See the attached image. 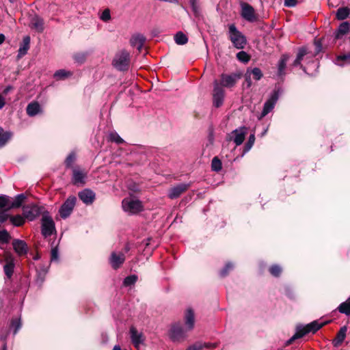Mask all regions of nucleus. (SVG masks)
<instances>
[{"instance_id": "obj_1", "label": "nucleus", "mask_w": 350, "mask_h": 350, "mask_svg": "<svg viewBox=\"0 0 350 350\" xmlns=\"http://www.w3.org/2000/svg\"><path fill=\"white\" fill-rule=\"evenodd\" d=\"M228 38L232 45L237 49H243L247 44L246 37L237 29L234 24H231L228 27Z\"/></svg>"}, {"instance_id": "obj_2", "label": "nucleus", "mask_w": 350, "mask_h": 350, "mask_svg": "<svg viewBox=\"0 0 350 350\" xmlns=\"http://www.w3.org/2000/svg\"><path fill=\"white\" fill-rule=\"evenodd\" d=\"M323 324L319 323L317 321H314L306 326H298L295 334L287 341L290 345L296 339L300 338L310 332L315 333L323 327Z\"/></svg>"}, {"instance_id": "obj_3", "label": "nucleus", "mask_w": 350, "mask_h": 350, "mask_svg": "<svg viewBox=\"0 0 350 350\" xmlns=\"http://www.w3.org/2000/svg\"><path fill=\"white\" fill-rule=\"evenodd\" d=\"M130 61V53L126 50H122L115 55L112 65L120 71H125L129 69Z\"/></svg>"}, {"instance_id": "obj_4", "label": "nucleus", "mask_w": 350, "mask_h": 350, "mask_svg": "<svg viewBox=\"0 0 350 350\" xmlns=\"http://www.w3.org/2000/svg\"><path fill=\"white\" fill-rule=\"evenodd\" d=\"M123 210L129 214H136L143 210V205L140 200L131 198H127L122 200Z\"/></svg>"}, {"instance_id": "obj_5", "label": "nucleus", "mask_w": 350, "mask_h": 350, "mask_svg": "<svg viewBox=\"0 0 350 350\" xmlns=\"http://www.w3.org/2000/svg\"><path fill=\"white\" fill-rule=\"evenodd\" d=\"M241 74L234 72L231 74H221L219 82V86L223 88H233L237 81L241 78Z\"/></svg>"}, {"instance_id": "obj_6", "label": "nucleus", "mask_w": 350, "mask_h": 350, "mask_svg": "<svg viewBox=\"0 0 350 350\" xmlns=\"http://www.w3.org/2000/svg\"><path fill=\"white\" fill-rule=\"evenodd\" d=\"M76 202L77 198L75 196H69L64 201V202L62 204V205L60 206L59 209V213L60 217L63 219H66L67 217H68L71 215L76 205Z\"/></svg>"}, {"instance_id": "obj_7", "label": "nucleus", "mask_w": 350, "mask_h": 350, "mask_svg": "<svg viewBox=\"0 0 350 350\" xmlns=\"http://www.w3.org/2000/svg\"><path fill=\"white\" fill-rule=\"evenodd\" d=\"M185 327L179 324L174 325L170 332V337L174 342H180L184 340L187 336V332Z\"/></svg>"}, {"instance_id": "obj_8", "label": "nucleus", "mask_w": 350, "mask_h": 350, "mask_svg": "<svg viewBox=\"0 0 350 350\" xmlns=\"http://www.w3.org/2000/svg\"><path fill=\"white\" fill-rule=\"evenodd\" d=\"M55 231V224L48 215H44L42 218V234L44 237H50Z\"/></svg>"}, {"instance_id": "obj_9", "label": "nucleus", "mask_w": 350, "mask_h": 350, "mask_svg": "<svg viewBox=\"0 0 350 350\" xmlns=\"http://www.w3.org/2000/svg\"><path fill=\"white\" fill-rule=\"evenodd\" d=\"M242 18L248 22L253 23L257 21V15L254 8L247 3H243L241 5Z\"/></svg>"}, {"instance_id": "obj_10", "label": "nucleus", "mask_w": 350, "mask_h": 350, "mask_svg": "<svg viewBox=\"0 0 350 350\" xmlns=\"http://www.w3.org/2000/svg\"><path fill=\"white\" fill-rule=\"evenodd\" d=\"M213 105L216 107H220L223 104L224 98V89L219 86V82L217 80H215L213 82Z\"/></svg>"}, {"instance_id": "obj_11", "label": "nucleus", "mask_w": 350, "mask_h": 350, "mask_svg": "<svg viewBox=\"0 0 350 350\" xmlns=\"http://www.w3.org/2000/svg\"><path fill=\"white\" fill-rule=\"evenodd\" d=\"M278 99V94L277 92H273L269 98L265 103L262 111L261 112L260 119L266 116L269 112H271L275 107V103Z\"/></svg>"}, {"instance_id": "obj_12", "label": "nucleus", "mask_w": 350, "mask_h": 350, "mask_svg": "<svg viewBox=\"0 0 350 350\" xmlns=\"http://www.w3.org/2000/svg\"><path fill=\"white\" fill-rule=\"evenodd\" d=\"M129 333L132 343L135 347L138 349L145 341V337L143 333L142 332H139L133 326L130 328Z\"/></svg>"}, {"instance_id": "obj_13", "label": "nucleus", "mask_w": 350, "mask_h": 350, "mask_svg": "<svg viewBox=\"0 0 350 350\" xmlns=\"http://www.w3.org/2000/svg\"><path fill=\"white\" fill-rule=\"evenodd\" d=\"M42 213L41 207L33 204L25 206L23 208V214L25 217L30 221L35 219Z\"/></svg>"}, {"instance_id": "obj_14", "label": "nucleus", "mask_w": 350, "mask_h": 350, "mask_svg": "<svg viewBox=\"0 0 350 350\" xmlns=\"http://www.w3.org/2000/svg\"><path fill=\"white\" fill-rule=\"evenodd\" d=\"M247 133V128L240 127L234 130L231 133L230 139L232 140L237 146H240L244 141Z\"/></svg>"}, {"instance_id": "obj_15", "label": "nucleus", "mask_w": 350, "mask_h": 350, "mask_svg": "<svg viewBox=\"0 0 350 350\" xmlns=\"http://www.w3.org/2000/svg\"><path fill=\"white\" fill-rule=\"evenodd\" d=\"M189 185L181 183L170 189L168 193V197L170 199L178 198L183 193L186 191Z\"/></svg>"}, {"instance_id": "obj_16", "label": "nucleus", "mask_w": 350, "mask_h": 350, "mask_svg": "<svg viewBox=\"0 0 350 350\" xmlns=\"http://www.w3.org/2000/svg\"><path fill=\"white\" fill-rule=\"evenodd\" d=\"M79 199L85 204H91L95 199V193L91 189H85L79 193Z\"/></svg>"}, {"instance_id": "obj_17", "label": "nucleus", "mask_w": 350, "mask_h": 350, "mask_svg": "<svg viewBox=\"0 0 350 350\" xmlns=\"http://www.w3.org/2000/svg\"><path fill=\"white\" fill-rule=\"evenodd\" d=\"M124 260L125 256L122 253L117 254L116 252H112L109 258V262L111 267L115 269L119 268Z\"/></svg>"}, {"instance_id": "obj_18", "label": "nucleus", "mask_w": 350, "mask_h": 350, "mask_svg": "<svg viewBox=\"0 0 350 350\" xmlns=\"http://www.w3.org/2000/svg\"><path fill=\"white\" fill-rule=\"evenodd\" d=\"M195 316L192 309L188 308L185 314V326L187 330L191 331L194 327Z\"/></svg>"}, {"instance_id": "obj_19", "label": "nucleus", "mask_w": 350, "mask_h": 350, "mask_svg": "<svg viewBox=\"0 0 350 350\" xmlns=\"http://www.w3.org/2000/svg\"><path fill=\"white\" fill-rule=\"evenodd\" d=\"M12 245L15 252L20 256L26 254L27 252V245L24 241L14 239Z\"/></svg>"}, {"instance_id": "obj_20", "label": "nucleus", "mask_w": 350, "mask_h": 350, "mask_svg": "<svg viewBox=\"0 0 350 350\" xmlns=\"http://www.w3.org/2000/svg\"><path fill=\"white\" fill-rule=\"evenodd\" d=\"M29 26L38 32H42L44 30V21L40 16L35 15L31 18Z\"/></svg>"}, {"instance_id": "obj_21", "label": "nucleus", "mask_w": 350, "mask_h": 350, "mask_svg": "<svg viewBox=\"0 0 350 350\" xmlns=\"http://www.w3.org/2000/svg\"><path fill=\"white\" fill-rule=\"evenodd\" d=\"M86 174L79 169H73L72 170V183L74 185H83L85 183V178Z\"/></svg>"}, {"instance_id": "obj_22", "label": "nucleus", "mask_w": 350, "mask_h": 350, "mask_svg": "<svg viewBox=\"0 0 350 350\" xmlns=\"http://www.w3.org/2000/svg\"><path fill=\"white\" fill-rule=\"evenodd\" d=\"M289 56L287 54H283L278 64V76L282 77L285 75V69Z\"/></svg>"}, {"instance_id": "obj_23", "label": "nucleus", "mask_w": 350, "mask_h": 350, "mask_svg": "<svg viewBox=\"0 0 350 350\" xmlns=\"http://www.w3.org/2000/svg\"><path fill=\"white\" fill-rule=\"evenodd\" d=\"M30 44V37L29 36H25L23 42L21 44L18 51V57L20 58L27 54Z\"/></svg>"}, {"instance_id": "obj_24", "label": "nucleus", "mask_w": 350, "mask_h": 350, "mask_svg": "<svg viewBox=\"0 0 350 350\" xmlns=\"http://www.w3.org/2000/svg\"><path fill=\"white\" fill-rule=\"evenodd\" d=\"M144 37L142 35L138 34L132 36L130 40V43L132 46L135 47L138 51H140L144 46Z\"/></svg>"}, {"instance_id": "obj_25", "label": "nucleus", "mask_w": 350, "mask_h": 350, "mask_svg": "<svg viewBox=\"0 0 350 350\" xmlns=\"http://www.w3.org/2000/svg\"><path fill=\"white\" fill-rule=\"evenodd\" d=\"M347 327L346 326L342 327L338 332L336 338L333 340V345L334 347H338L342 344L346 337V333Z\"/></svg>"}, {"instance_id": "obj_26", "label": "nucleus", "mask_w": 350, "mask_h": 350, "mask_svg": "<svg viewBox=\"0 0 350 350\" xmlns=\"http://www.w3.org/2000/svg\"><path fill=\"white\" fill-rule=\"evenodd\" d=\"M26 111L28 116L32 117L36 116L41 111V107L38 103L32 102L28 104Z\"/></svg>"}, {"instance_id": "obj_27", "label": "nucleus", "mask_w": 350, "mask_h": 350, "mask_svg": "<svg viewBox=\"0 0 350 350\" xmlns=\"http://www.w3.org/2000/svg\"><path fill=\"white\" fill-rule=\"evenodd\" d=\"M308 55V53L307 49L306 47H302V48L299 49L297 55V57L293 62V66H301V68H302L303 70H305L304 68L301 65V62L304 59V57L306 55Z\"/></svg>"}, {"instance_id": "obj_28", "label": "nucleus", "mask_w": 350, "mask_h": 350, "mask_svg": "<svg viewBox=\"0 0 350 350\" xmlns=\"http://www.w3.org/2000/svg\"><path fill=\"white\" fill-rule=\"evenodd\" d=\"M349 29V23L348 22L342 23L336 33L335 38L336 39L340 38L343 35L346 34Z\"/></svg>"}, {"instance_id": "obj_29", "label": "nucleus", "mask_w": 350, "mask_h": 350, "mask_svg": "<svg viewBox=\"0 0 350 350\" xmlns=\"http://www.w3.org/2000/svg\"><path fill=\"white\" fill-rule=\"evenodd\" d=\"M350 14V9L348 7H342L336 11V18L339 21H342L349 17Z\"/></svg>"}, {"instance_id": "obj_30", "label": "nucleus", "mask_w": 350, "mask_h": 350, "mask_svg": "<svg viewBox=\"0 0 350 350\" xmlns=\"http://www.w3.org/2000/svg\"><path fill=\"white\" fill-rule=\"evenodd\" d=\"M12 133L10 131H4L0 127V148H2L11 139Z\"/></svg>"}, {"instance_id": "obj_31", "label": "nucleus", "mask_w": 350, "mask_h": 350, "mask_svg": "<svg viewBox=\"0 0 350 350\" xmlns=\"http://www.w3.org/2000/svg\"><path fill=\"white\" fill-rule=\"evenodd\" d=\"M25 199V196L24 194H18L15 197V199L14 201L9 205V207L8 208V210L14 208H18L21 206L23 201Z\"/></svg>"}, {"instance_id": "obj_32", "label": "nucleus", "mask_w": 350, "mask_h": 350, "mask_svg": "<svg viewBox=\"0 0 350 350\" xmlns=\"http://www.w3.org/2000/svg\"><path fill=\"white\" fill-rule=\"evenodd\" d=\"M338 310L342 314L350 315V297L338 306Z\"/></svg>"}, {"instance_id": "obj_33", "label": "nucleus", "mask_w": 350, "mask_h": 350, "mask_svg": "<svg viewBox=\"0 0 350 350\" xmlns=\"http://www.w3.org/2000/svg\"><path fill=\"white\" fill-rule=\"evenodd\" d=\"M174 40L177 44L183 45L188 42V38L182 31H178L174 36Z\"/></svg>"}, {"instance_id": "obj_34", "label": "nucleus", "mask_w": 350, "mask_h": 350, "mask_svg": "<svg viewBox=\"0 0 350 350\" xmlns=\"http://www.w3.org/2000/svg\"><path fill=\"white\" fill-rule=\"evenodd\" d=\"M336 64L343 66L344 64H350V52L347 54L338 55L336 59Z\"/></svg>"}, {"instance_id": "obj_35", "label": "nucleus", "mask_w": 350, "mask_h": 350, "mask_svg": "<svg viewBox=\"0 0 350 350\" xmlns=\"http://www.w3.org/2000/svg\"><path fill=\"white\" fill-rule=\"evenodd\" d=\"M72 75V72L64 69L57 70L54 74V77L57 79H64Z\"/></svg>"}, {"instance_id": "obj_36", "label": "nucleus", "mask_w": 350, "mask_h": 350, "mask_svg": "<svg viewBox=\"0 0 350 350\" xmlns=\"http://www.w3.org/2000/svg\"><path fill=\"white\" fill-rule=\"evenodd\" d=\"M10 219L12 224L15 226H21L25 223L24 218L19 215L10 217Z\"/></svg>"}, {"instance_id": "obj_37", "label": "nucleus", "mask_w": 350, "mask_h": 350, "mask_svg": "<svg viewBox=\"0 0 350 350\" xmlns=\"http://www.w3.org/2000/svg\"><path fill=\"white\" fill-rule=\"evenodd\" d=\"M222 164L221 161L217 157H214L211 162V168L213 171L219 172L221 170Z\"/></svg>"}, {"instance_id": "obj_38", "label": "nucleus", "mask_w": 350, "mask_h": 350, "mask_svg": "<svg viewBox=\"0 0 350 350\" xmlns=\"http://www.w3.org/2000/svg\"><path fill=\"white\" fill-rule=\"evenodd\" d=\"M11 237L6 230H0V243L2 244L8 243Z\"/></svg>"}, {"instance_id": "obj_39", "label": "nucleus", "mask_w": 350, "mask_h": 350, "mask_svg": "<svg viewBox=\"0 0 350 350\" xmlns=\"http://www.w3.org/2000/svg\"><path fill=\"white\" fill-rule=\"evenodd\" d=\"M109 139L111 142H113L117 144H120L124 142V140L120 137V136L116 132H111L109 134Z\"/></svg>"}, {"instance_id": "obj_40", "label": "nucleus", "mask_w": 350, "mask_h": 350, "mask_svg": "<svg viewBox=\"0 0 350 350\" xmlns=\"http://www.w3.org/2000/svg\"><path fill=\"white\" fill-rule=\"evenodd\" d=\"M14 265L13 262H7L4 265V267H3L4 272L8 278H11V276L12 275V273L14 272Z\"/></svg>"}, {"instance_id": "obj_41", "label": "nucleus", "mask_w": 350, "mask_h": 350, "mask_svg": "<svg viewBox=\"0 0 350 350\" xmlns=\"http://www.w3.org/2000/svg\"><path fill=\"white\" fill-rule=\"evenodd\" d=\"M137 280V276L135 275H131L126 277L124 280L123 284L125 286H129L134 284Z\"/></svg>"}, {"instance_id": "obj_42", "label": "nucleus", "mask_w": 350, "mask_h": 350, "mask_svg": "<svg viewBox=\"0 0 350 350\" xmlns=\"http://www.w3.org/2000/svg\"><path fill=\"white\" fill-rule=\"evenodd\" d=\"M270 273L274 277H279L282 273V268L278 265H273L269 268Z\"/></svg>"}, {"instance_id": "obj_43", "label": "nucleus", "mask_w": 350, "mask_h": 350, "mask_svg": "<svg viewBox=\"0 0 350 350\" xmlns=\"http://www.w3.org/2000/svg\"><path fill=\"white\" fill-rule=\"evenodd\" d=\"M12 327H14V334H16L21 327V318L13 319L11 322Z\"/></svg>"}, {"instance_id": "obj_44", "label": "nucleus", "mask_w": 350, "mask_h": 350, "mask_svg": "<svg viewBox=\"0 0 350 350\" xmlns=\"http://www.w3.org/2000/svg\"><path fill=\"white\" fill-rule=\"evenodd\" d=\"M249 74H250V75H252L253 78L256 81L260 80L262 77V71L258 68L252 69L250 72L249 71Z\"/></svg>"}, {"instance_id": "obj_45", "label": "nucleus", "mask_w": 350, "mask_h": 350, "mask_svg": "<svg viewBox=\"0 0 350 350\" xmlns=\"http://www.w3.org/2000/svg\"><path fill=\"white\" fill-rule=\"evenodd\" d=\"M237 58L240 62H243V63H247L250 60V56L248 55V54L246 52H245L243 51H241L237 54Z\"/></svg>"}, {"instance_id": "obj_46", "label": "nucleus", "mask_w": 350, "mask_h": 350, "mask_svg": "<svg viewBox=\"0 0 350 350\" xmlns=\"http://www.w3.org/2000/svg\"><path fill=\"white\" fill-rule=\"evenodd\" d=\"M9 197L5 195H0V208L9 206Z\"/></svg>"}, {"instance_id": "obj_47", "label": "nucleus", "mask_w": 350, "mask_h": 350, "mask_svg": "<svg viewBox=\"0 0 350 350\" xmlns=\"http://www.w3.org/2000/svg\"><path fill=\"white\" fill-rule=\"evenodd\" d=\"M100 18L104 21L107 22L111 19L110 10L109 9H105L103 11Z\"/></svg>"}, {"instance_id": "obj_48", "label": "nucleus", "mask_w": 350, "mask_h": 350, "mask_svg": "<svg viewBox=\"0 0 350 350\" xmlns=\"http://www.w3.org/2000/svg\"><path fill=\"white\" fill-rule=\"evenodd\" d=\"M233 269V265L230 262H228L226 265V266L224 267V269H222L220 271V275L221 277H224L226 276L228 271L230 270H232Z\"/></svg>"}, {"instance_id": "obj_49", "label": "nucleus", "mask_w": 350, "mask_h": 350, "mask_svg": "<svg viewBox=\"0 0 350 350\" xmlns=\"http://www.w3.org/2000/svg\"><path fill=\"white\" fill-rule=\"evenodd\" d=\"M76 159L75 154L74 153H70L66 158L65 161V163L66 167H70L72 165L75 160Z\"/></svg>"}, {"instance_id": "obj_50", "label": "nucleus", "mask_w": 350, "mask_h": 350, "mask_svg": "<svg viewBox=\"0 0 350 350\" xmlns=\"http://www.w3.org/2000/svg\"><path fill=\"white\" fill-rule=\"evenodd\" d=\"M255 141V136L254 134H251L249 137V139L245 144V148L246 150H249L252 146H253Z\"/></svg>"}, {"instance_id": "obj_51", "label": "nucleus", "mask_w": 350, "mask_h": 350, "mask_svg": "<svg viewBox=\"0 0 350 350\" xmlns=\"http://www.w3.org/2000/svg\"><path fill=\"white\" fill-rule=\"evenodd\" d=\"M314 46H315V55H317L322 51V43L321 39L314 40Z\"/></svg>"}, {"instance_id": "obj_52", "label": "nucleus", "mask_w": 350, "mask_h": 350, "mask_svg": "<svg viewBox=\"0 0 350 350\" xmlns=\"http://www.w3.org/2000/svg\"><path fill=\"white\" fill-rule=\"evenodd\" d=\"M203 345L201 342H196V344L189 346L187 350H202Z\"/></svg>"}, {"instance_id": "obj_53", "label": "nucleus", "mask_w": 350, "mask_h": 350, "mask_svg": "<svg viewBox=\"0 0 350 350\" xmlns=\"http://www.w3.org/2000/svg\"><path fill=\"white\" fill-rule=\"evenodd\" d=\"M189 3L192 8V10L194 12H197L198 10V0H189Z\"/></svg>"}, {"instance_id": "obj_54", "label": "nucleus", "mask_w": 350, "mask_h": 350, "mask_svg": "<svg viewBox=\"0 0 350 350\" xmlns=\"http://www.w3.org/2000/svg\"><path fill=\"white\" fill-rule=\"evenodd\" d=\"M8 218V215L5 211L0 212V224L5 222Z\"/></svg>"}, {"instance_id": "obj_55", "label": "nucleus", "mask_w": 350, "mask_h": 350, "mask_svg": "<svg viewBox=\"0 0 350 350\" xmlns=\"http://www.w3.org/2000/svg\"><path fill=\"white\" fill-rule=\"evenodd\" d=\"M297 4V0H284V5L286 7H294Z\"/></svg>"}, {"instance_id": "obj_56", "label": "nucleus", "mask_w": 350, "mask_h": 350, "mask_svg": "<svg viewBox=\"0 0 350 350\" xmlns=\"http://www.w3.org/2000/svg\"><path fill=\"white\" fill-rule=\"evenodd\" d=\"M58 258V250L57 247L53 248L51 250V260H57Z\"/></svg>"}, {"instance_id": "obj_57", "label": "nucleus", "mask_w": 350, "mask_h": 350, "mask_svg": "<svg viewBox=\"0 0 350 350\" xmlns=\"http://www.w3.org/2000/svg\"><path fill=\"white\" fill-rule=\"evenodd\" d=\"M245 82L247 83V86L250 87L252 85V81H251V75L249 74V70H247V72L245 74Z\"/></svg>"}, {"instance_id": "obj_58", "label": "nucleus", "mask_w": 350, "mask_h": 350, "mask_svg": "<svg viewBox=\"0 0 350 350\" xmlns=\"http://www.w3.org/2000/svg\"><path fill=\"white\" fill-rule=\"evenodd\" d=\"M5 105V98L0 94V109H2Z\"/></svg>"}, {"instance_id": "obj_59", "label": "nucleus", "mask_w": 350, "mask_h": 350, "mask_svg": "<svg viewBox=\"0 0 350 350\" xmlns=\"http://www.w3.org/2000/svg\"><path fill=\"white\" fill-rule=\"evenodd\" d=\"M5 37L3 33H0V44L5 41Z\"/></svg>"}, {"instance_id": "obj_60", "label": "nucleus", "mask_w": 350, "mask_h": 350, "mask_svg": "<svg viewBox=\"0 0 350 350\" xmlns=\"http://www.w3.org/2000/svg\"><path fill=\"white\" fill-rule=\"evenodd\" d=\"M202 345H203V347H206V348H211V347H215V345H212L210 343H204Z\"/></svg>"}, {"instance_id": "obj_61", "label": "nucleus", "mask_w": 350, "mask_h": 350, "mask_svg": "<svg viewBox=\"0 0 350 350\" xmlns=\"http://www.w3.org/2000/svg\"><path fill=\"white\" fill-rule=\"evenodd\" d=\"M2 350H7V345L5 343L3 345Z\"/></svg>"}, {"instance_id": "obj_62", "label": "nucleus", "mask_w": 350, "mask_h": 350, "mask_svg": "<svg viewBox=\"0 0 350 350\" xmlns=\"http://www.w3.org/2000/svg\"><path fill=\"white\" fill-rule=\"evenodd\" d=\"M9 88H6V90H5V92H8V91H9Z\"/></svg>"}, {"instance_id": "obj_63", "label": "nucleus", "mask_w": 350, "mask_h": 350, "mask_svg": "<svg viewBox=\"0 0 350 350\" xmlns=\"http://www.w3.org/2000/svg\"><path fill=\"white\" fill-rule=\"evenodd\" d=\"M10 2H12V1H13V0H10Z\"/></svg>"}]
</instances>
